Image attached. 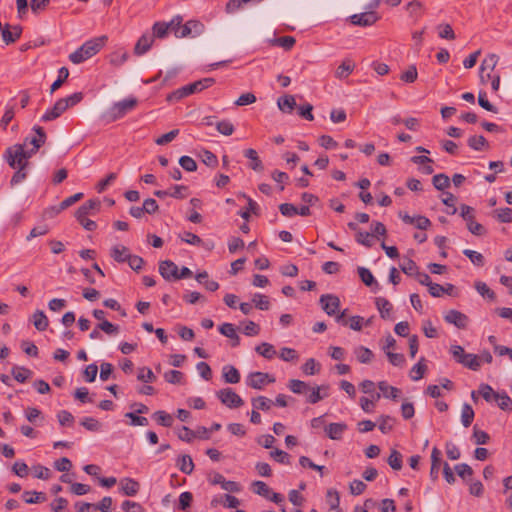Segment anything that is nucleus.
Masks as SVG:
<instances>
[{"label":"nucleus","mask_w":512,"mask_h":512,"mask_svg":"<svg viewBox=\"0 0 512 512\" xmlns=\"http://www.w3.org/2000/svg\"><path fill=\"white\" fill-rule=\"evenodd\" d=\"M105 36L86 41L81 47L69 55V60L74 64H80L96 55L104 46Z\"/></svg>","instance_id":"nucleus-1"},{"label":"nucleus","mask_w":512,"mask_h":512,"mask_svg":"<svg viewBox=\"0 0 512 512\" xmlns=\"http://www.w3.org/2000/svg\"><path fill=\"white\" fill-rule=\"evenodd\" d=\"M28 151L25 149V144H15L6 149L4 159L8 165L13 168H27L29 166Z\"/></svg>","instance_id":"nucleus-2"},{"label":"nucleus","mask_w":512,"mask_h":512,"mask_svg":"<svg viewBox=\"0 0 512 512\" xmlns=\"http://www.w3.org/2000/svg\"><path fill=\"white\" fill-rule=\"evenodd\" d=\"M215 80L213 78H204L188 85H185L168 95V101H178L181 100L191 94L201 92L204 89L212 86Z\"/></svg>","instance_id":"nucleus-3"},{"label":"nucleus","mask_w":512,"mask_h":512,"mask_svg":"<svg viewBox=\"0 0 512 512\" xmlns=\"http://www.w3.org/2000/svg\"><path fill=\"white\" fill-rule=\"evenodd\" d=\"M33 131L35 135L32 137H26L22 144H25V147L30 144L32 148L26 149L28 151V156H33L36 152L42 147L47 139V135L44 129L41 126H34Z\"/></svg>","instance_id":"nucleus-4"},{"label":"nucleus","mask_w":512,"mask_h":512,"mask_svg":"<svg viewBox=\"0 0 512 512\" xmlns=\"http://www.w3.org/2000/svg\"><path fill=\"white\" fill-rule=\"evenodd\" d=\"M274 382L275 378L273 376L258 371L251 372L246 378V385L256 390H262L267 384Z\"/></svg>","instance_id":"nucleus-5"},{"label":"nucleus","mask_w":512,"mask_h":512,"mask_svg":"<svg viewBox=\"0 0 512 512\" xmlns=\"http://www.w3.org/2000/svg\"><path fill=\"white\" fill-rule=\"evenodd\" d=\"M220 401L229 408H238L243 405L242 398L231 388H224L217 392Z\"/></svg>","instance_id":"nucleus-6"},{"label":"nucleus","mask_w":512,"mask_h":512,"mask_svg":"<svg viewBox=\"0 0 512 512\" xmlns=\"http://www.w3.org/2000/svg\"><path fill=\"white\" fill-rule=\"evenodd\" d=\"M128 111V99H124L116 104H114L109 110H107L102 118L110 123L116 121L117 119L123 117Z\"/></svg>","instance_id":"nucleus-7"},{"label":"nucleus","mask_w":512,"mask_h":512,"mask_svg":"<svg viewBox=\"0 0 512 512\" xmlns=\"http://www.w3.org/2000/svg\"><path fill=\"white\" fill-rule=\"evenodd\" d=\"M322 309L329 315H335L340 306V300L332 294H325L320 297Z\"/></svg>","instance_id":"nucleus-8"},{"label":"nucleus","mask_w":512,"mask_h":512,"mask_svg":"<svg viewBox=\"0 0 512 512\" xmlns=\"http://www.w3.org/2000/svg\"><path fill=\"white\" fill-rule=\"evenodd\" d=\"M67 102H64V99L61 98L56 101L54 106L47 110L41 117V121L49 122L60 117L67 110Z\"/></svg>","instance_id":"nucleus-9"},{"label":"nucleus","mask_w":512,"mask_h":512,"mask_svg":"<svg viewBox=\"0 0 512 512\" xmlns=\"http://www.w3.org/2000/svg\"><path fill=\"white\" fill-rule=\"evenodd\" d=\"M444 320L449 324H453L459 329L466 328L468 323V317L464 313L454 309L449 310L444 315Z\"/></svg>","instance_id":"nucleus-10"},{"label":"nucleus","mask_w":512,"mask_h":512,"mask_svg":"<svg viewBox=\"0 0 512 512\" xmlns=\"http://www.w3.org/2000/svg\"><path fill=\"white\" fill-rule=\"evenodd\" d=\"M350 19L352 24L365 27L373 25L378 20V16L375 12L368 11L360 14H354Z\"/></svg>","instance_id":"nucleus-11"},{"label":"nucleus","mask_w":512,"mask_h":512,"mask_svg":"<svg viewBox=\"0 0 512 512\" xmlns=\"http://www.w3.org/2000/svg\"><path fill=\"white\" fill-rule=\"evenodd\" d=\"M100 208V201L97 199H90L82 204L76 211V217H87L90 214L98 211Z\"/></svg>","instance_id":"nucleus-12"},{"label":"nucleus","mask_w":512,"mask_h":512,"mask_svg":"<svg viewBox=\"0 0 512 512\" xmlns=\"http://www.w3.org/2000/svg\"><path fill=\"white\" fill-rule=\"evenodd\" d=\"M159 272L164 279H167V280H170L171 278L176 279L178 267L174 262H172L170 260H165V261L160 262Z\"/></svg>","instance_id":"nucleus-13"},{"label":"nucleus","mask_w":512,"mask_h":512,"mask_svg":"<svg viewBox=\"0 0 512 512\" xmlns=\"http://www.w3.org/2000/svg\"><path fill=\"white\" fill-rule=\"evenodd\" d=\"M405 10L408 13L409 17L414 21H418L425 12V7L422 2L413 0L410 1L406 6Z\"/></svg>","instance_id":"nucleus-14"},{"label":"nucleus","mask_w":512,"mask_h":512,"mask_svg":"<svg viewBox=\"0 0 512 512\" xmlns=\"http://www.w3.org/2000/svg\"><path fill=\"white\" fill-rule=\"evenodd\" d=\"M347 429L345 423H331L325 427L326 435L332 440H339Z\"/></svg>","instance_id":"nucleus-15"},{"label":"nucleus","mask_w":512,"mask_h":512,"mask_svg":"<svg viewBox=\"0 0 512 512\" xmlns=\"http://www.w3.org/2000/svg\"><path fill=\"white\" fill-rule=\"evenodd\" d=\"M153 42L154 38L151 34L142 35L134 47V53L136 55H143L150 49Z\"/></svg>","instance_id":"nucleus-16"},{"label":"nucleus","mask_w":512,"mask_h":512,"mask_svg":"<svg viewBox=\"0 0 512 512\" xmlns=\"http://www.w3.org/2000/svg\"><path fill=\"white\" fill-rule=\"evenodd\" d=\"M440 464H441V451L437 447H434L432 449V453H431V469H430V477L434 481L439 476Z\"/></svg>","instance_id":"nucleus-17"},{"label":"nucleus","mask_w":512,"mask_h":512,"mask_svg":"<svg viewBox=\"0 0 512 512\" xmlns=\"http://www.w3.org/2000/svg\"><path fill=\"white\" fill-rule=\"evenodd\" d=\"M22 32V28L19 25L13 26L12 30L7 25L2 30V38L6 44L14 43L17 39L20 38Z\"/></svg>","instance_id":"nucleus-18"},{"label":"nucleus","mask_w":512,"mask_h":512,"mask_svg":"<svg viewBox=\"0 0 512 512\" xmlns=\"http://www.w3.org/2000/svg\"><path fill=\"white\" fill-rule=\"evenodd\" d=\"M355 69V63L350 60H344L335 71V77L342 80L346 79Z\"/></svg>","instance_id":"nucleus-19"},{"label":"nucleus","mask_w":512,"mask_h":512,"mask_svg":"<svg viewBox=\"0 0 512 512\" xmlns=\"http://www.w3.org/2000/svg\"><path fill=\"white\" fill-rule=\"evenodd\" d=\"M326 502L329 506V512H343L340 508V496L334 489H329L326 494Z\"/></svg>","instance_id":"nucleus-20"},{"label":"nucleus","mask_w":512,"mask_h":512,"mask_svg":"<svg viewBox=\"0 0 512 512\" xmlns=\"http://www.w3.org/2000/svg\"><path fill=\"white\" fill-rule=\"evenodd\" d=\"M376 306L382 319H391L392 304L383 297L376 298Z\"/></svg>","instance_id":"nucleus-21"},{"label":"nucleus","mask_w":512,"mask_h":512,"mask_svg":"<svg viewBox=\"0 0 512 512\" xmlns=\"http://www.w3.org/2000/svg\"><path fill=\"white\" fill-rule=\"evenodd\" d=\"M244 156L250 160L249 167L254 171H263L264 166L255 149L249 148L244 151Z\"/></svg>","instance_id":"nucleus-22"},{"label":"nucleus","mask_w":512,"mask_h":512,"mask_svg":"<svg viewBox=\"0 0 512 512\" xmlns=\"http://www.w3.org/2000/svg\"><path fill=\"white\" fill-rule=\"evenodd\" d=\"M32 322L38 331H45L48 328L49 320L42 310H36L32 315Z\"/></svg>","instance_id":"nucleus-23"},{"label":"nucleus","mask_w":512,"mask_h":512,"mask_svg":"<svg viewBox=\"0 0 512 512\" xmlns=\"http://www.w3.org/2000/svg\"><path fill=\"white\" fill-rule=\"evenodd\" d=\"M219 332L226 336L227 338H230L231 340H236V343H232V346H238L240 343V338L236 332V328L231 323H224L219 327Z\"/></svg>","instance_id":"nucleus-24"},{"label":"nucleus","mask_w":512,"mask_h":512,"mask_svg":"<svg viewBox=\"0 0 512 512\" xmlns=\"http://www.w3.org/2000/svg\"><path fill=\"white\" fill-rule=\"evenodd\" d=\"M378 388L385 398L396 400L400 395V390L394 386H390L386 381H380Z\"/></svg>","instance_id":"nucleus-25"},{"label":"nucleus","mask_w":512,"mask_h":512,"mask_svg":"<svg viewBox=\"0 0 512 512\" xmlns=\"http://www.w3.org/2000/svg\"><path fill=\"white\" fill-rule=\"evenodd\" d=\"M277 105L282 112L291 113L296 106V101L294 96L286 95L278 99Z\"/></svg>","instance_id":"nucleus-26"},{"label":"nucleus","mask_w":512,"mask_h":512,"mask_svg":"<svg viewBox=\"0 0 512 512\" xmlns=\"http://www.w3.org/2000/svg\"><path fill=\"white\" fill-rule=\"evenodd\" d=\"M223 378L227 383L236 384L240 381V373L234 366L226 365L223 367Z\"/></svg>","instance_id":"nucleus-27"},{"label":"nucleus","mask_w":512,"mask_h":512,"mask_svg":"<svg viewBox=\"0 0 512 512\" xmlns=\"http://www.w3.org/2000/svg\"><path fill=\"white\" fill-rule=\"evenodd\" d=\"M179 470L187 475H190L194 470V463L189 455H182L177 460Z\"/></svg>","instance_id":"nucleus-28"},{"label":"nucleus","mask_w":512,"mask_h":512,"mask_svg":"<svg viewBox=\"0 0 512 512\" xmlns=\"http://www.w3.org/2000/svg\"><path fill=\"white\" fill-rule=\"evenodd\" d=\"M460 364L473 371H477L481 367L479 357L475 354L470 353H467L466 356H464V358L460 360Z\"/></svg>","instance_id":"nucleus-29"},{"label":"nucleus","mask_w":512,"mask_h":512,"mask_svg":"<svg viewBox=\"0 0 512 512\" xmlns=\"http://www.w3.org/2000/svg\"><path fill=\"white\" fill-rule=\"evenodd\" d=\"M357 360L360 363H369L372 361L374 354L373 352L364 346H359L354 350Z\"/></svg>","instance_id":"nucleus-30"},{"label":"nucleus","mask_w":512,"mask_h":512,"mask_svg":"<svg viewBox=\"0 0 512 512\" xmlns=\"http://www.w3.org/2000/svg\"><path fill=\"white\" fill-rule=\"evenodd\" d=\"M478 393L487 402H495L497 394H499V392L494 391L490 385L484 383L480 384Z\"/></svg>","instance_id":"nucleus-31"},{"label":"nucleus","mask_w":512,"mask_h":512,"mask_svg":"<svg viewBox=\"0 0 512 512\" xmlns=\"http://www.w3.org/2000/svg\"><path fill=\"white\" fill-rule=\"evenodd\" d=\"M255 351L266 359H272L276 355L274 346L270 343L263 342L255 348Z\"/></svg>","instance_id":"nucleus-32"},{"label":"nucleus","mask_w":512,"mask_h":512,"mask_svg":"<svg viewBox=\"0 0 512 512\" xmlns=\"http://www.w3.org/2000/svg\"><path fill=\"white\" fill-rule=\"evenodd\" d=\"M110 256L117 262H126L128 260L127 249L124 245L113 246Z\"/></svg>","instance_id":"nucleus-33"},{"label":"nucleus","mask_w":512,"mask_h":512,"mask_svg":"<svg viewBox=\"0 0 512 512\" xmlns=\"http://www.w3.org/2000/svg\"><path fill=\"white\" fill-rule=\"evenodd\" d=\"M14 379L24 383L32 375V371L25 367L14 366L11 370Z\"/></svg>","instance_id":"nucleus-34"},{"label":"nucleus","mask_w":512,"mask_h":512,"mask_svg":"<svg viewBox=\"0 0 512 512\" xmlns=\"http://www.w3.org/2000/svg\"><path fill=\"white\" fill-rule=\"evenodd\" d=\"M427 370V366L424 363V358H421L417 364H415L410 370V377L413 381L420 380L425 371Z\"/></svg>","instance_id":"nucleus-35"},{"label":"nucleus","mask_w":512,"mask_h":512,"mask_svg":"<svg viewBox=\"0 0 512 512\" xmlns=\"http://www.w3.org/2000/svg\"><path fill=\"white\" fill-rule=\"evenodd\" d=\"M272 404L273 401L265 396H258L252 399V406L256 410L268 411Z\"/></svg>","instance_id":"nucleus-36"},{"label":"nucleus","mask_w":512,"mask_h":512,"mask_svg":"<svg viewBox=\"0 0 512 512\" xmlns=\"http://www.w3.org/2000/svg\"><path fill=\"white\" fill-rule=\"evenodd\" d=\"M252 303L255 305V307L262 311H267L270 308V300L267 296L256 293L252 297Z\"/></svg>","instance_id":"nucleus-37"},{"label":"nucleus","mask_w":512,"mask_h":512,"mask_svg":"<svg viewBox=\"0 0 512 512\" xmlns=\"http://www.w3.org/2000/svg\"><path fill=\"white\" fill-rule=\"evenodd\" d=\"M153 418L157 421L159 425L164 427H171L174 421L172 415L162 410L156 411L153 414Z\"/></svg>","instance_id":"nucleus-38"},{"label":"nucleus","mask_w":512,"mask_h":512,"mask_svg":"<svg viewBox=\"0 0 512 512\" xmlns=\"http://www.w3.org/2000/svg\"><path fill=\"white\" fill-rule=\"evenodd\" d=\"M288 387L295 394H304L310 390V387L307 383L297 379L290 380Z\"/></svg>","instance_id":"nucleus-39"},{"label":"nucleus","mask_w":512,"mask_h":512,"mask_svg":"<svg viewBox=\"0 0 512 512\" xmlns=\"http://www.w3.org/2000/svg\"><path fill=\"white\" fill-rule=\"evenodd\" d=\"M296 40L292 36H283L279 38H275L271 41L272 45L282 47L285 50H290L295 45Z\"/></svg>","instance_id":"nucleus-40"},{"label":"nucleus","mask_w":512,"mask_h":512,"mask_svg":"<svg viewBox=\"0 0 512 512\" xmlns=\"http://www.w3.org/2000/svg\"><path fill=\"white\" fill-rule=\"evenodd\" d=\"M381 397L380 393H375L372 395V399H369L367 397H361L360 398V406L363 409V411L370 413L374 410L375 402L378 401Z\"/></svg>","instance_id":"nucleus-41"},{"label":"nucleus","mask_w":512,"mask_h":512,"mask_svg":"<svg viewBox=\"0 0 512 512\" xmlns=\"http://www.w3.org/2000/svg\"><path fill=\"white\" fill-rule=\"evenodd\" d=\"M23 498L28 504L39 503L46 500L45 494L37 491H25L23 493Z\"/></svg>","instance_id":"nucleus-42"},{"label":"nucleus","mask_w":512,"mask_h":512,"mask_svg":"<svg viewBox=\"0 0 512 512\" xmlns=\"http://www.w3.org/2000/svg\"><path fill=\"white\" fill-rule=\"evenodd\" d=\"M199 26L197 21H188L186 24L178 27V31L176 32L177 38H184L189 36L192 33V29H196Z\"/></svg>","instance_id":"nucleus-43"},{"label":"nucleus","mask_w":512,"mask_h":512,"mask_svg":"<svg viewBox=\"0 0 512 512\" xmlns=\"http://www.w3.org/2000/svg\"><path fill=\"white\" fill-rule=\"evenodd\" d=\"M474 419V411L469 404H464L461 412V421L464 427H469Z\"/></svg>","instance_id":"nucleus-44"},{"label":"nucleus","mask_w":512,"mask_h":512,"mask_svg":"<svg viewBox=\"0 0 512 512\" xmlns=\"http://www.w3.org/2000/svg\"><path fill=\"white\" fill-rule=\"evenodd\" d=\"M69 76V70L66 67H61L58 71V78L50 87V92L54 93L57 89H59L62 84L66 81Z\"/></svg>","instance_id":"nucleus-45"},{"label":"nucleus","mask_w":512,"mask_h":512,"mask_svg":"<svg viewBox=\"0 0 512 512\" xmlns=\"http://www.w3.org/2000/svg\"><path fill=\"white\" fill-rule=\"evenodd\" d=\"M494 217L501 223H509L512 221V209L505 207L495 210Z\"/></svg>","instance_id":"nucleus-46"},{"label":"nucleus","mask_w":512,"mask_h":512,"mask_svg":"<svg viewBox=\"0 0 512 512\" xmlns=\"http://www.w3.org/2000/svg\"><path fill=\"white\" fill-rule=\"evenodd\" d=\"M432 183L437 190H444L450 185V179L446 174H437L433 176Z\"/></svg>","instance_id":"nucleus-47"},{"label":"nucleus","mask_w":512,"mask_h":512,"mask_svg":"<svg viewBox=\"0 0 512 512\" xmlns=\"http://www.w3.org/2000/svg\"><path fill=\"white\" fill-rule=\"evenodd\" d=\"M302 371L306 375H315L320 371V365L314 358H309L302 366Z\"/></svg>","instance_id":"nucleus-48"},{"label":"nucleus","mask_w":512,"mask_h":512,"mask_svg":"<svg viewBox=\"0 0 512 512\" xmlns=\"http://www.w3.org/2000/svg\"><path fill=\"white\" fill-rule=\"evenodd\" d=\"M395 424V419L388 415H383L379 419V430L382 433H389Z\"/></svg>","instance_id":"nucleus-49"},{"label":"nucleus","mask_w":512,"mask_h":512,"mask_svg":"<svg viewBox=\"0 0 512 512\" xmlns=\"http://www.w3.org/2000/svg\"><path fill=\"white\" fill-rule=\"evenodd\" d=\"M137 379L145 383H150L156 380V376L150 368L142 367L138 370Z\"/></svg>","instance_id":"nucleus-50"},{"label":"nucleus","mask_w":512,"mask_h":512,"mask_svg":"<svg viewBox=\"0 0 512 512\" xmlns=\"http://www.w3.org/2000/svg\"><path fill=\"white\" fill-rule=\"evenodd\" d=\"M495 402L497 403L498 407L502 410H511L512 408V400L506 392H499V394H497V399L495 400Z\"/></svg>","instance_id":"nucleus-51"},{"label":"nucleus","mask_w":512,"mask_h":512,"mask_svg":"<svg viewBox=\"0 0 512 512\" xmlns=\"http://www.w3.org/2000/svg\"><path fill=\"white\" fill-rule=\"evenodd\" d=\"M358 274L361 278L362 282L367 286H372L373 284L378 285V283L375 281L374 276L372 275L371 271L365 267H359L358 268Z\"/></svg>","instance_id":"nucleus-52"},{"label":"nucleus","mask_w":512,"mask_h":512,"mask_svg":"<svg viewBox=\"0 0 512 512\" xmlns=\"http://www.w3.org/2000/svg\"><path fill=\"white\" fill-rule=\"evenodd\" d=\"M322 389L327 390V387L317 386V387L312 388L307 401L311 404H316L319 401H321L322 399H324L325 397H327V393L321 395L320 391Z\"/></svg>","instance_id":"nucleus-53"},{"label":"nucleus","mask_w":512,"mask_h":512,"mask_svg":"<svg viewBox=\"0 0 512 512\" xmlns=\"http://www.w3.org/2000/svg\"><path fill=\"white\" fill-rule=\"evenodd\" d=\"M469 147L473 150L480 151L487 146V141L483 136H471L467 141Z\"/></svg>","instance_id":"nucleus-54"},{"label":"nucleus","mask_w":512,"mask_h":512,"mask_svg":"<svg viewBox=\"0 0 512 512\" xmlns=\"http://www.w3.org/2000/svg\"><path fill=\"white\" fill-rule=\"evenodd\" d=\"M499 57L496 54H489L481 63L480 71L484 72L485 69H489L490 72L494 70L498 63Z\"/></svg>","instance_id":"nucleus-55"},{"label":"nucleus","mask_w":512,"mask_h":512,"mask_svg":"<svg viewBox=\"0 0 512 512\" xmlns=\"http://www.w3.org/2000/svg\"><path fill=\"white\" fill-rule=\"evenodd\" d=\"M417 77L418 72L416 66L410 65L408 69L401 74L400 79L406 83H413L416 81Z\"/></svg>","instance_id":"nucleus-56"},{"label":"nucleus","mask_w":512,"mask_h":512,"mask_svg":"<svg viewBox=\"0 0 512 512\" xmlns=\"http://www.w3.org/2000/svg\"><path fill=\"white\" fill-rule=\"evenodd\" d=\"M388 464L393 470L402 468V455L397 450H392L388 458Z\"/></svg>","instance_id":"nucleus-57"},{"label":"nucleus","mask_w":512,"mask_h":512,"mask_svg":"<svg viewBox=\"0 0 512 512\" xmlns=\"http://www.w3.org/2000/svg\"><path fill=\"white\" fill-rule=\"evenodd\" d=\"M463 254L468 257L470 259V261L474 264V265H477V266H483L484 265V257L481 253L477 252V251H474V250H470V249H465L463 251Z\"/></svg>","instance_id":"nucleus-58"},{"label":"nucleus","mask_w":512,"mask_h":512,"mask_svg":"<svg viewBox=\"0 0 512 512\" xmlns=\"http://www.w3.org/2000/svg\"><path fill=\"white\" fill-rule=\"evenodd\" d=\"M169 32V26L166 24V22H156L153 25V34H151L154 37L158 38H164L167 36Z\"/></svg>","instance_id":"nucleus-59"},{"label":"nucleus","mask_w":512,"mask_h":512,"mask_svg":"<svg viewBox=\"0 0 512 512\" xmlns=\"http://www.w3.org/2000/svg\"><path fill=\"white\" fill-rule=\"evenodd\" d=\"M253 489L256 494L263 496L265 498H269V495L271 494V489L263 481H255L253 483Z\"/></svg>","instance_id":"nucleus-60"},{"label":"nucleus","mask_w":512,"mask_h":512,"mask_svg":"<svg viewBox=\"0 0 512 512\" xmlns=\"http://www.w3.org/2000/svg\"><path fill=\"white\" fill-rule=\"evenodd\" d=\"M216 129L219 133L230 136L234 132V126L230 121L223 120L216 124Z\"/></svg>","instance_id":"nucleus-61"},{"label":"nucleus","mask_w":512,"mask_h":512,"mask_svg":"<svg viewBox=\"0 0 512 512\" xmlns=\"http://www.w3.org/2000/svg\"><path fill=\"white\" fill-rule=\"evenodd\" d=\"M475 289L483 297H488L489 299L495 298L494 292L484 282L477 281L475 283Z\"/></svg>","instance_id":"nucleus-62"},{"label":"nucleus","mask_w":512,"mask_h":512,"mask_svg":"<svg viewBox=\"0 0 512 512\" xmlns=\"http://www.w3.org/2000/svg\"><path fill=\"white\" fill-rule=\"evenodd\" d=\"M372 236L373 235L369 232L358 231L356 234V241L359 244L370 248L373 245Z\"/></svg>","instance_id":"nucleus-63"},{"label":"nucleus","mask_w":512,"mask_h":512,"mask_svg":"<svg viewBox=\"0 0 512 512\" xmlns=\"http://www.w3.org/2000/svg\"><path fill=\"white\" fill-rule=\"evenodd\" d=\"M179 164L184 170L188 172H193L196 171L197 169V164L195 160L189 156H182L179 159Z\"/></svg>","instance_id":"nucleus-64"}]
</instances>
